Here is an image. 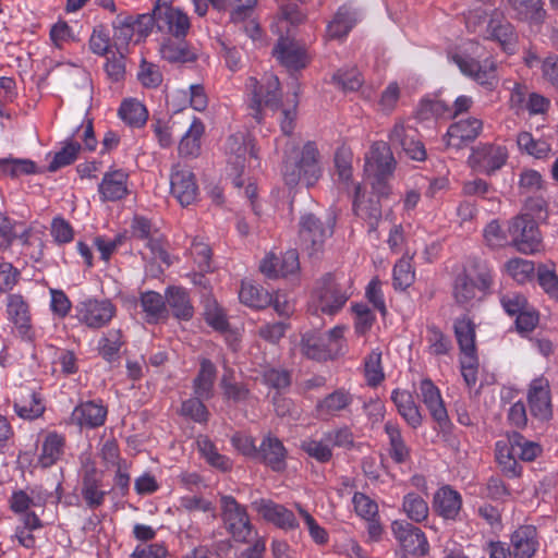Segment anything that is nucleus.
Returning <instances> with one entry per match:
<instances>
[{
  "instance_id": "obj_2",
  "label": "nucleus",
  "mask_w": 558,
  "mask_h": 558,
  "mask_svg": "<svg viewBox=\"0 0 558 558\" xmlns=\"http://www.w3.org/2000/svg\"><path fill=\"white\" fill-rule=\"evenodd\" d=\"M466 26L472 33L482 34L485 38L497 41L505 52L511 54L515 51L518 36L502 13L493 11L488 15L485 11L476 9L468 15Z\"/></svg>"
},
{
  "instance_id": "obj_39",
  "label": "nucleus",
  "mask_w": 558,
  "mask_h": 558,
  "mask_svg": "<svg viewBox=\"0 0 558 558\" xmlns=\"http://www.w3.org/2000/svg\"><path fill=\"white\" fill-rule=\"evenodd\" d=\"M167 305L178 319L189 320L193 317L194 308L187 292L182 288H170L168 290Z\"/></svg>"
},
{
  "instance_id": "obj_8",
  "label": "nucleus",
  "mask_w": 558,
  "mask_h": 558,
  "mask_svg": "<svg viewBox=\"0 0 558 558\" xmlns=\"http://www.w3.org/2000/svg\"><path fill=\"white\" fill-rule=\"evenodd\" d=\"M251 93V101L248 104V116L257 123H262L263 107L270 110H278L281 106L280 83L276 75L266 73L262 80L250 77L246 83Z\"/></svg>"
},
{
  "instance_id": "obj_25",
  "label": "nucleus",
  "mask_w": 558,
  "mask_h": 558,
  "mask_svg": "<svg viewBox=\"0 0 558 558\" xmlns=\"http://www.w3.org/2000/svg\"><path fill=\"white\" fill-rule=\"evenodd\" d=\"M529 405L531 414L539 420H548L551 416V402L548 381L536 378L529 390Z\"/></svg>"
},
{
  "instance_id": "obj_41",
  "label": "nucleus",
  "mask_w": 558,
  "mask_h": 558,
  "mask_svg": "<svg viewBox=\"0 0 558 558\" xmlns=\"http://www.w3.org/2000/svg\"><path fill=\"white\" fill-rule=\"evenodd\" d=\"M205 126L199 119H194L190 129L179 144V154L182 157H197L201 153V138Z\"/></svg>"
},
{
  "instance_id": "obj_48",
  "label": "nucleus",
  "mask_w": 558,
  "mask_h": 558,
  "mask_svg": "<svg viewBox=\"0 0 558 558\" xmlns=\"http://www.w3.org/2000/svg\"><path fill=\"white\" fill-rule=\"evenodd\" d=\"M301 449L311 458L315 459L319 463H327L332 459V449L330 442L324 439L308 438L302 441Z\"/></svg>"
},
{
  "instance_id": "obj_10",
  "label": "nucleus",
  "mask_w": 558,
  "mask_h": 558,
  "mask_svg": "<svg viewBox=\"0 0 558 558\" xmlns=\"http://www.w3.org/2000/svg\"><path fill=\"white\" fill-rule=\"evenodd\" d=\"M299 226L301 245L310 255H314L323 250L325 241L332 235L335 218L329 217L323 221L308 214L301 218Z\"/></svg>"
},
{
  "instance_id": "obj_56",
  "label": "nucleus",
  "mask_w": 558,
  "mask_h": 558,
  "mask_svg": "<svg viewBox=\"0 0 558 558\" xmlns=\"http://www.w3.org/2000/svg\"><path fill=\"white\" fill-rule=\"evenodd\" d=\"M506 269L508 274L519 283H524L532 278L534 274V264L531 260L522 258H512L507 262Z\"/></svg>"
},
{
  "instance_id": "obj_17",
  "label": "nucleus",
  "mask_w": 558,
  "mask_h": 558,
  "mask_svg": "<svg viewBox=\"0 0 558 558\" xmlns=\"http://www.w3.org/2000/svg\"><path fill=\"white\" fill-rule=\"evenodd\" d=\"M116 308L110 301L89 299L76 305V317L89 328H101L114 316Z\"/></svg>"
},
{
  "instance_id": "obj_44",
  "label": "nucleus",
  "mask_w": 558,
  "mask_h": 558,
  "mask_svg": "<svg viewBox=\"0 0 558 558\" xmlns=\"http://www.w3.org/2000/svg\"><path fill=\"white\" fill-rule=\"evenodd\" d=\"M240 301L253 308H264L272 302L271 295L262 287L251 282H242L239 292Z\"/></svg>"
},
{
  "instance_id": "obj_7",
  "label": "nucleus",
  "mask_w": 558,
  "mask_h": 558,
  "mask_svg": "<svg viewBox=\"0 0 558 558\" xmlns=\"http://www.w3.org/2000/svg\"><path fill=\"white\" fill-rule=\"evenodd\" d=\"M220 517L223 529L238 543H250L257 537L245 506L230 495L220 496Z\"/></svg>"
},
{
  "instance_id": "obj_37",
  "label": "nucleus",
  "mask_w": 558,
  "mask_h": 558,
  "mask_svg": "<svg viewBox=\"0 0 558 558\" xmlns=\"http://www.w3.org/2000/svg\"><path fill=\"white\" fill-rule=\"evenodd\" d=\"M385 433L387 434L389 440V457L398 464L408 462L411 457V450L402 437L399 425L388 421L385 424Z\"/></svg>"
},
{
  "instance_id": "obj_14",
  "label": "nucleus",
  "mask_w": 558,
  "mask_h": 558,
  "mask_svg": "<svg viewBox=\"0 0 558 558\" xmlns=\"http://www.w3.org/2000/svg\"><path fill=\"white\" fill-rule=\"evenodd\" d=\"M391 531L398 544L407 554L417 557L428 554V541L418 526L404 520H396L391 523Z\"/></svg>"
},
{
  "instance_id": "obj_35",
  "label": "nucleus",
  "mask_w": 558,
  "mask_h": 558,
  "mask_svg": "<svg viewBox=\"0 0 558 558\" xmlns=\"http://www.w3.org/2000/svg\"><path fill=\"white\" fill-rule=\"evenodd\" d=\"M161 57L171 63L194 62L197 56L183 39L167 38L160 46Z\"/></svg>"
},
{
  "instance_id": "obj_19",
  "label": "nucleus",
  "mask_w": 558,
  "mask_h": 558,
  "mask_svg": "<svg viewBox=\"0 0 558 558\" xmlns=\"http://www.w3.org/2000/svg\"><path fill=\"white\" fill-rule=\"evenodd\" d=\"M254 511L260 514L266 521L274 523L280 529L293 530L298 527L299 523L294 513L283 507L274 502L271 499L260 498L251 504Z\"/></svg>"
},
{
  "instance_id": "obj_52",
  "label": "nucleus",
  "mask_w": 558,
  "mask_h": 558,
  "mask_svg": "<svg viewBox=\"0 0 558 558\" xmlns=\"http://www.w3.org/2000/svg\"><path fill=\"white\" fill-rule=\"evenodd\" d=\"M364 372L367 384L371 386H377L384 378V372L381 366V351L379 349L373 350L364 361Z\"/></svg>"
},
{
  "instance_id": "obj_12",
  "label": "nucleus",
  "mask_w": 558,
  "mask_h": 558,
  "mask_svg": "<svg viewBox=\"0 0 558 558\" xmlns=\"http://www.w3.org/2000/svg\"><path fill=\"white\" fill-rule=\"evenodd\" d=\"M315 299L320 312L333 315L344 306L349 294L333 275L326 274L317 282Z\"/></svg>"
},
{
  "instance_id": "obj_6",
  "label": "nucleus",
  "mask_w": 558,
  "mask_h": 558,
  "mask_svg": "<svg viewBox=\"0 0 558 558\" xmlns=\"http://www.w3.org/2000/svg\"><path fill=\"white\" fill-rule=\"evenodd\" d=\"M301 352L307 359L326 362L344 353V327L336 326L326 335L307 331L301 339Z\"/></svg>"
},
{
  "instance_id": "obj_34",
  "label": "nucleus",
  "mask_w": 558,
  "mask_h": 558,
  "mask_svg": "<svg viewBox=\"0 0 558 558\" xmlns=\"http://www.w3.org/2000/svg\"><path fill=\"white\" fill-rule=\"evenodd\" d=\"M15 413L25 420L39 417L45 411L41 398L31 389H21L14 401Z\"/></svg>"
},
{
  "instance_id": "obj_1",
  "label": "nucleus",
  "mask_w": 558,
  "mask_h": 558,
  "mask_svg": "<svg viewBox=\"0 0 558 558\" xmlns=\"http://www.w3.org/2000/svg\"><path fill=\"white\" fill-rule=\"evenodd\" d=\"M320 154L315 142H306L293 155L283 159L282 175L284 183L294 187L304 182L307 187L317 183L322 177Z\"/></svg>"
},
{
  "instance_id": "obj_27",
  "label": "nucleus",
  "mask_w": 558,
  "mask_h": 558,
  "mask_svg": "<svg viewBox=\"0 0 558 558\" xmlns=\"http://www.w3.org/2000/svg\"><path fill=\"white\" fill-rule=\"evenodd\" d=\"M129 175L122 170L106 172L98 185V192L102 202H116L129 193Z\"/></svg>"
},
{
  "instance_id": "obj_11",
  "label": "nucleus",
  "mask_w": 558,
  "mask_h": 558,
  "mask_svg": "<svg viewBox=\"0 0 558 558\" xmlns=\"http://www.w3.org/2000/svg\"><path fill=\"white\" fill-rule=\"evenodd\" d=\"M451 60L457 64L460 71L474 80L477 84L487 90H494L498 85L497 62L490 58H485L482 62L468 54L454 53Z\"/></svg>"
},
{
  "instance_id": "obj_53",
  "label": "nucleus",
  "mask_w": 558,
  "mask_h": 558,
  "mask_svg": "<svg viewBox=\"0 0 558 558\" xmlns=\"http://www.w3.org/2000/svg\"><path fill=\"white\" fill-rule=\"evenodd\" d=\"M426 340L428 352L433 355L447 354L452 347L450 338L434 325L427 327Z\"/></svg>"
},
{
  "instance_id": "obj_46",
  "label": "nucleus",
  "mask_w": 558,
  "mask_h": 558,
  "mask_svg": "<svg viewBox=\"0 0 558 558\" xmlns=\"http://www.w3.org/2000/svg\"><path fill=\"white\" fill-rule=\"evenodd\" d=\"M518 456L512 451V445H496V460L502 473L509 477H517L521 474V466L519 465Z\"/></svg>"
},
{
  "instance_id": "obj_38",
  "label": "nucleus",
  "mask_w": 558,
  "mask_h": 558,
  "mask_svg": "<svg viewBox=\"0 0 558 558\" xmlns=\"http://www.w3.org/2000/svg\"><path fill=\"white\" fill-rule=\"evenodd\" d=\"M216 375L215 364L208 359H202L198 374L194 379V392L198 398L205 400L211 398Z\"/></svg>"
},
{
  "instance_id": "obj_54",
  "label": "nucleus",
  "mask_w": 558,
  "mask_h": 558,
  "mask_svg": "<svg viewBox=\"0 0 558 558\" xmlns=\"http://www.w3.org/2000/svg\"><path fill=\"white\" fill-rule=\"evenodd\" d=\"M414 277L411 259L403 256L393 267V287L404 290L414 282Z\"/></svg>"
},
{
  "instance_id": "obj_42",
  "label": "nucleus",
  "mask_w": 558,
  "mask_h": 558,
  "mask_svg": "<svg viewBox=\"0 0 558 558\" xmlns=\"http://www.w3.org/2000/svg\"><path fill=\"white\" fill-rule=\"evenodd\" d=\"M355 22V13L347 7H341L327 26V37L329 39H341L345 37Z\"/></svg>"
},
{
  "instance_id": "obj_36",
  "label": "nucleus",
  "mask_w": 558,
  "mask_h": 558,
  "mask_svg": "<svg viewBox=\"0 0 558 558\" xmlns=\"http://www.w3.org/2000/svg\"><path fill=\"white\" fill-rule=\"evenodd\" d=\"M391 399L396 404L399 414L412 428L421 426L422 415L413 396L409 391L396 389L392 391Z\"/></svg>"
},
{
  "instance_id": "obj_63",
  "label": "nucleus",
  "mask_w": 558,
  "mask_h": 558,
  "mask_svg": "<svg viewBox=\"0 0 558 558\" xmlns=\"http://www.w3.org/2000/svg\"><path fill=\"white\" fill-rule=\"evenodd\" d=\"M353 505L357 515L365 520H372L378 517V505L363 493H355Z\"/></svg>"
},
{
  "instance_id": "obj_64",
  "label": "nucleus",
  "mask_w": 558,
  "mask_h": 558,
  "mask_svg": "<svg viewBox=\"0 0 558 558\" xmlns=\"http://www.w3.org/2000/svg\"><path fill=\"white\" fill-rule=\"evenodd\" d=\"M118 116L129 126H137L140 124V101L134 97L125 98L119 107Z\"/></svg>"
},
{
  "instance_id": "obj_51",
  "label": "nucleus",
  "mask_w": 558,
  "mask_h": 558,
  "mask_svg": "<svg viewBox=\"0 0 558 558\" xmlns=\"http://www.w3.org/2000/svg\"><path fill=\"white\" fill-rule=\"evenodd\" d=\"M451 113L450 106L441 99H424L416 111L417 119L424 121L432 118H442Z\"/></svg>"
},
{
  "instance_id": "obj_40",
  "label": "nucleus",
  "mask_w": 558,
  "mask_h": 558,
  "mask_svg": "<svg viewBox=\"0 0 558 558\" xmlns=\"http://www.w3.org/2000/svg\"><path fill=\"white\" fill-rule=\"evenodd\" d=\"M63 448L64 438L54 432L48 433L43 441L41 452L38 457L39 465L49 468L57 463L63 454Z\"/></svg>"
},
{
  "instance_id": "obj_61",
  "label": "nucleus",
  "mask_w": 558,
  "mask_h": 558,
  "mask_svg": "<svg viewBox=\"0 0 558 558\" xmlns=\"http://www.w3.org/2000/svg\"><path fill=\"white\" fill-rule=\"evenodd\" d=\"M263 381L276 390H283L291 385V373L283 368H267L263 372Z\"/></svg>"
},
{
  "instance_id": "obj_22",
  "label": "nucleus",
  "mask_w": 558,
  "mask_h": 558,
  "mask_svg": "<svg viewBox=\"0 0 558 558\" xmlns=\"http://www.w3.org/2000/svg\"><path fill=\"white\" fill-rule=\"evenodd\" d=\"M8 318L12 322L22 338L31 340L33 330L27 302L21 294H10L7 298Z\"/></svg>"
},
{
  "instance_id": "obj_47",
  "label": "nucleus",
  "mask_w": 558,
  "mask_h": 558,
  "mask_svg": "<svg viewBox=\"0 0 558 558\" xmlns=\"http://www.w3.org/2000/svg\"><path fill=\"white\" fill-rule=\"evenodd\" d=\"M517 144L521 151H524L537 159L546 158L551 150L550 145L546 141L536 140L529 132L519 133Z\"/></svg>"
},
{
  "instance_id": "obj_29",
  "label": "nucleus",
  "mask_w": 558,
  "mask_h": 558,
  "mask_svg": "<svg viewBox=\"0 0 558 558\" xmlns=\"http://www.w3.org/2000/svg\"><path fill=\"white\" fill-rule=\"evenodd\" d=\"M107 409L101 403L87 401L73 410L71 421L81 428H95L105 423Z\"/></svg>"
},
{
  "instance_id": "obj_21",
  "label": "nucleus",
  "mask_w": 558,
  "mask_h": 558,
  "mask_svg": "<svg viewBox=\"0 0 558 558\" xmlns=\"http://www.w3.org/2000/svg\"><path fill=\"white\" fill-rule=\"evenodd\" d=\"M483 130V121L477 118H468L452 123L446 133L447 146L461 148L474 142Z\"/></svg>"
},
{
  "instance_id": "obj_50",
  "label": "nucleus",
  "mask_w": 558,
  "mask_h": 558,
  "mask_svg": "<svg viewBox=\"0 0 558 558\" xmlns=\"http://www.w3.org/2000/svg\"><path fill=\"white\" fill-rule=\"evenodd\" d=\"M80 150L81 145L77 141L71 138L66 140L63 144V147L54 154L52 161L49 163V171L54 172L58 169L74 162L78 156Z\"/></svg>"
},
{
  "instance_id": "obj_33",
  "label": "nucleus",
  "mask_w": 558,
  "mask_h": 558,
  "mask_svg": "<svg viewBox=\"0 0 558 558\" xmlns=\"http://www.w3.org/2000/svg\"><path fill=\"white\" fill-rule=\"evenodd\" d=\"M515 19L530 25H541L546 20V10L542 0H508Z\"/></svg>"
},
{
  "instance_id": "obj_45",
  "label": "nucleus",
  "mask_w": 558,
  "mask_h": 558,
  "mask_svg": "<svg viewBox=\"0 0 558 558\" xmlns=\"http://www.w3.org/2000/svg\"><path fill=\"white\" fill-rule=\"evenodd\" d=\"M402 511L415 523H421L428 518L429 508L426 500L416 493H408L403 497Z\"/></svg>"
},
{
  "instance_id": "obj_16",
  "label": "nucleus",
  "mask_w": 558,
  "mask_h": 558,
  "mask_svg": "<svg viewBox=\"0 0 558 558\" xmlns=\"http://www.w3.org/2000/svg\"><path fill=\"white\" fill-rule=\"evenodd\" d=\"M508 157V149L505 146L480 144L473 148L469 161L472 167L490 175L506 165Z\"/></svg>"
},
{
  "instance_id": "obj_58",
  "label": "nucleus",
  "mask_w": 558,
  "mask_h": 558,
  "mask_svg": "<svg viewBox=\"0 0 558 558\" xmlns=\"http://www.w3.org/2000/svg\"><path fill=\"white\" fill-rule=\"evenodd\" d=\"M495 189L481 178L464 181L462 184V193L465 196H477L492 201L495 198Z\"/></svg>"
},
{
  "instance_id": "obj_5",
  "label": "nucleus",
  "mask_w": 558,
  "mask_h": 558,
  "mask_svg": "<svg viewBox=\"0 0 558 558\" xmlns=\"http://www.w3.org/2000/svg\"><path fill=\"white\" fill-rule=\"evenodd\" d=\"M493 284L492 270L486 263L474 259L453 282V298L462 306L487 294Z\"/></svg>"
},
{
  "instance_id": "obj_4",
  "label": "nucleus",
  "mask_w": 558,
  "mask_h": 558,
  "mask_svg": "<svg viewBox=\"0 0 558 558\" xmlns=\"http://www.w3.org/2000/svg\"><path fill=\"white\" fill-rule=\"evenodd\" d=\"M154 26L175 39H184L191 22L184 11L172 7V0H157L151 14H142V37L147 36Z\"/></svg>"
},
{
  "instance_id": "obj_26",
  "label": "nucleus",
  "mask_w": 558,
  "mask_h": 558,
  "mask_svg": "<svg viewBox=\"0 0 558 558\" xmlns=\"http://www.w3.org/2000/svg\"><path fill=\"white\" fill-rule=\"evenodd\" d=\"M19 240L23 246L31 244V229L0 211V251H7Z\"/></svg>"
},
{
  "instance_id": "obj_49",
  "label": "nucleus",
  "mask_w": 558,
  "mask_h": 558,
  "mask_svg": "<svg viewBox=\"0 0 558 558\" xmlns=\"http://www.w3.org/2000/svg\"><path fill=\"white\" fill-rule=\"evenodd\" d=\"M509 444L512 445V451L522 461H533L541 452L542 448L538 444L525 439L522 435L513 433L509 437Z\"/></svg>"
},
{
  "instance_id": "obj_13",
  "label": "nucleus",
  "mask_w": 558,
  "mask_h": 558,
  "mask_svg": "<svg viewBox=\"0 0 558 558\" xmlns=\"http://www.w3.org/2000/svg\"><path fill=\"white\" fill-rule=\"evenodd\" d=\"M227 162L232 167L234 172L240 177L244 171L247 157L257 159L254 140L245 133L231 134L225 146ZM236 186L242 185L240 178L234 180Z\"/></svg>"
},
{
  "instance_id": "obj_15",
  "label": "nucleus",
  "mask_w": 558,
  "mask_h": 558,
  "mask_svg": "<svg viewBox=\"0 0 558 558\" xmlns=\"http://www.w3.org/2000/svg\"><path fill=\"white\" fill-rule=\"evenodd\" d=\"M141 228L142 239H148L146 246L150 251V262L146 266V272L150 277H158L163 271L162 265L168 267L171 264L165 241L158 230L153 228L151 222L143 217Z\"/></svg>"
},
{
  "instance_id": "obj_59",
  "label": "nucleus",
  "mask_w": 558,
  "mask_h": 558,
  "mask_svg": "<svg viewBox=\"0 0 558 558\" xmlns=\"http://www.w3.org/2000/svg\"><path fill=\"white\" fill-rule=\"evenodd\" d=\"M142 307L147 313V316L150 317L149 322L162 317L166 313L163 298L153 291L142 293Z\"/></svg>"
},
{
  "instance_id": "obj_62",
  "label": "nucleus",
  "mask_w": 558,
  "mask_h": 558,
  "mask_svg": "<svg viewBox=\"0 0 558 558\" xmlns=\"http://www.w3.org/2000/svg\"><path fill=\"white\" fill-rule=\"evenodd\" d=\"M191 255L197 264L199 271L208 272L211 267V248L203 241L194 240L191 246Z\"/></svg>"
},
{
  "instance_id": "obj_60",
  "label": "nucleus",
  "mask_w": 558,
  "mask_h": 558,
  "mask_svg": "<svg viewBox=\"0 0 558 558\" xmlns=\"http://www.w3.org/2000/svg\"><path fill=\"white\" fill-rule=\"evenodd\" d=\"M332 80L344 92H355L363 85L362 74L356 69L338 71Z\"/></svg>"
},
{
  "instance_id": "obj_30",
  "label": "nucleus",
  "mask_w": 558,
  "mask_h": 558,
  "mask_svg": "<svg viewBox=\"0 0 558 558\" xmlns=\"http://www.w3.org/2000/svg\"><path fill=\"white\" fill-rule=\"evenodd\" d=\"M512 558H532L537 548L536 531L532 526H521L515 530L510 539Z\"/></svg>"
},
{
  "instance_id": "obj_57",
  "label": "nucleus",
  "mask_w": 558,
  "mask_h": 558,
  "mask_svg": "<svg viewBox=\"0 0 558 558\" xmlns=\"http://www.w3.org/2000/svg\"><path fill=\"white\" fill-rule=\"evenodd\" d=\"M122 345L121 331L110 330L99 341V353L107 361H113Z\"/></svg>"
},
{
  "instance_id": "obj_31",
  "label": "nucleus",
  "mask_w": 558,
  "mask_h": 558,
  "mask_svg": "<svg viewBox=\"0 0 558 558\" xmlns=\"http://www.w3.org/2000/svg\"><path fill=\"white\" fill-rule=\"evenodd\" d=\"M462 506L461 495L450 486H442L434 495L433 507L442 518L454 520Z\"/></svg>"
},
{
  "instance_id": "obj_20",
  "label": "nucleus",
  "mask_w": 558,
  "mask_h": 558,
  "mask_svg": "<svg viewBox=\"0 0 558 558\" xmlns=\"http://www.w3.org/2000/svg\"><path fill=\"white\" fill-rule=\"evenodd\" d=\"M353 403V395L344 388H338L318 400L315 416L320 421H329L348 411Z\"/></svg>"
},
{
  "instance_id": "obj_23",
  "label": "nucleus",
  "mask_w": 558,
  "mask_h": 558,
  "mask_svg": "<svg viewBox=\"0 0 558 558\" xmlns=\"http://www.w3.org/2000/svg\"><path fill=\"white\" fill-rule=\"evenodd\" d=\"M360 192L361 186L357 184L355 186L353 210L357 217L367 223L369 232L376 231L383 216L380 199L384 197L372 191L366 199H360Z\"/></svg>"
},
{
  "instance_id": "obj_55",
  "label": "nucleus",
  "mask_w": 558,
  "mask_h": 558,
  "mask_svg": "<svg viewBox=\"0 0 558 558\" xmlns=\"http://www.w3.org/2000/svg\"><path fill=\"white\" fill-rule=\"evenodd\" d=\"M231 375L232 371L228 369L220 381L225 397L233 402L245 401L250 396V389L243 384L232 381Z\"/></svg>"
},
{
  "instance_id": "obj_18",
  "label": "nucleus",
  "mask_w": 558,
  "mask_h": 558,
  "mask_svg": "<svg viewBox=\"0 0 558 558\" xmlns=\"http://www.w3.org/2000/svg\"><path fill=\"white\" fill-rule=\"evenodd\" d=\"M170 187L171 194L182 206L191 205L198 195L195 174L190 169L179 165L172 169Z\"/></svg>"
},
{
  "instance_id": "obj_3",
  "label": "nucleus",
  "mask_w": 558,
  "mask_h": 558,
  "mask_svg": "<svg viewBox=\"0 0 558 558\" xmlns=\"http://www.w3.org/2000/svg\"><path fill=\"white\" fill-rule=\"evenodd\" d=\"M397 161L388 143L374 142L365 155L364 171L375 194L388 197L391 193L389 184L393 175Z\"/></svg>"
},
{
  "instance_id": "obj_43",
  "label": "nucleus",
  "mask_w": 558,
  "mask_h": 558,
  "mask_svg": "<svg viewBox=\"0 0 558 558\" xmlns=\"http://www.w3.org/2000/svg\"><path fill=\"white\" fill-rule=\"evenodd\" d=\"M454 333L463 355L475 354V325L466 316L454 322Z\"/></svg>"
},
{
  "instance_id": "obj_9",
  "label": "nucleus",
  "mask_w": 558,
  "mask_h": 558,
  "mask_svg": "<svg viewBox=\"0 0 558 558\" xmlns=\"http://www.w3.org/2000/svg\"><path fill=\"white\" fill-rule=\"evenodd\" d=\"M509 244L523 254L539 252L543 242L538 226L530 214L519 215L508 222Z\"/></svg>"
},
{
  "instance_id": "obj_32",
  "label": "nucleus",
  "mask_w": 558,
  "mask_h": 558,
  "mask_svg": "<svg viewBox=\"0 0 558 558\" xmlns=\"http://www.w3.org/2000/svg\"><path fill=\"white\" fill-rule=\"evenodd\" d=\"M286 454L287 450L283 444L277 437L267 436L257 449L256 457H259L274 471L279 472L286 468Z\"/></svg>"
},
{
  "instance_id": "obj_28",
  "label": "nucleus",
  "mask_w": 558,
  "mask_h": 558,
  "mask_svg": "<svg viewBox=\"0 0 558 558\" xmlns=\"http://www.w3.org/2000/svg\"><path fill=\"white\" fill-rule=\"evenodd\" d=\"M418 396L428 409L432 417L439 425H444L448 422V413L440 391L429 378H425L421 381Z\"/></svg>"
},
{
  "instance_id": "obj_24",
  "label": "nucleus",
  "mask_w": 558,
  "mask_h": 558,
  "mask_svg": "<svg viewBox=\"0 0 558 558\" xmlns=\"http://www.w3.org/2000/svg\"><path fill=\"white\" fill-rule=\"evenodd\" d=\"M272 53L288 70L304 69L310 61L306 50L289 38L281 37Z\"/></svg>"
}]
</instances>
